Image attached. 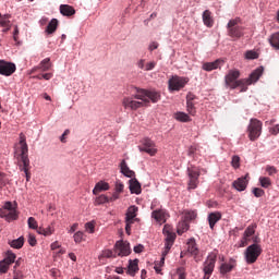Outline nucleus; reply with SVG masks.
<instances>
[{"instance_id": "nucleus-47", "label": "nucleus", "mask_w": 279, "mask_h": 279, "mask_svg": "<svg viewBox=\"0 0 279 279\" xmlns=\"http://www.w3.org/2000/svg\"><path fill=\"white\" fill-rule=\"evenodd\" d=\"M186 108H187L189 114H192V117H195L196 110H195V105L193 104V101H187Z\"/></svg>"}, {"instance_id": "nucleus-53", "label": "nucleus", "mask_w": 279, "mask_h": 279, "mask_svg": "<svg viewBox=\"0 0 279 279\" xmlns=\"http://www.w3.org/2000/svg\"><path fill=\"white\" fill-rule=\"evenodd\" d=\"M132 223H134V221L125 220V232H126V234H132Z\"/></svg>"}, {"instance_id": "nucleus-15", "label": "nucleus", "mask_w": 279, "mask_h": 279, "mask_svg": "<svg viewBox=\"0 0 279 279\" xmlns=\"http://www.w3.org/2000/svg\"><path fill=\"white\" fill-rule=\"evenodd\" d=\"M248 174H246L245 177H241L238 180L233 181L232 186L234 187L235 191H245L247 189V184H248Z\"/></svg>"}, {"instance_id": "nucleus-32", "label": "nucleus", "mask_w": 279, "mask_h": 279, "mask_svg": "<svg viewBox=\"0 0 279 279\" xmlns=\"http://www.w3.org/2000/svg\"><path fill=\"white\" fill-rule=\"evenodd\" d=\"M256 228H257L256 223H252L245 229L243 236L245 239H250V236H254V234H256Z\"/></svg>"}, {"instance_id": "nucleus-62", "label": "nucleus", "mask_w": 279, "mask_h": 279, "mask_svg": "<svg viewBox=\"0 0 279 279\" xmlns=\"http://www.w3.org/2000/svg\"><path fill=\"white\" fill-rule=\"evenodd\" d=\"M158 47H159L158 41H153V43H150L148 49H149V51H154V49H158Z\"/></svg>"}, {"instance_id": "nucleus-40", "label": "nucleus", "mask_w": 279, "mask_h": 279, "mask_svg": "<svg viewBox=\"0 0 279 279\" xmlns=\"http://www.w3.org/2000/svg\"><path fill=\"white\" fill-rule=\"evenodd\" d=\"M110 202V198L106 195H100L96 197L95 199V206H101V204H108Z\"/></svg>"}, {"instance_id": "nucleus-10", "label": "nucleus", "mask_w": 279, "mask_h": 279, "mask_svg": "<svg viewBox=\"0 0 279 279\" xmlns=\"http://www.w3.org/2000/svg\"><path fill=\"white\" fill-rule=\"evenodd\" d=\"M140 151H145L149 156H154L155 154H158V148H156V143L151 141L150 138H144L142 140V145L138 146Z\"/></svg>"}, {"instance_id": "nucleus-17", "label": "nucleus", "mask_w": 279, "mask_h": 279, "mask_svg": "<svg viewBox=\"0 0 279 279\" xmlns=\"http://www.w3.org/2000/svg\"><path fill=\"white\" fill-rule=\"evenodd\" d=\"M52 64H51V59L50 58H46L43 61H40V63L32 69V73H36V71H49L51 69Z\"/></svg>"}, {"instance_id": "nucleus-12", "label": "nucleus", "mask_w": 279, "mask_h": 279, "mask_svg": "<svg viewBox=\"0 0 279 279\" xmlns=\"http://www.w3.org/2000/svg\"><path fill=\"white\" fill-rule=\"evenodd\" d=\"M13 73H16V64L5 60H0V75L10 77V75H13Z\"/></svg>"}, {"instance_id": "nucleus-44", "label": "nucleus", "mask_w": 279, "mask_h": 279, "mask_svg": "<svg viewBox=\"0 0 279 279\" xmlns=\"http://www.w3.org/2000/svg\"><path fill=\"white\" fill-rule=\"evenodd\" d=\"M14 260H16V254H14L12 252H8L7 257L4 258V263L12 265V263H14Z\"/></svg>"}, {"instance_id": "nucleus-42", "label": "nucleus", "mask_w": 279, "mask_h": 279, "mask_svg": "<svg viewBox=\"0 0 279 279\" xmlns=\"http://www.w3.org/2000/svg\"><path fill=\"white\" fill-rule=\"evenodd\" d=\"M246 60H258V52L254 50H247L245 52Z\"/></svg>"}, {"instance_id": "nucleus-58", "label": "nucleus", "mask_w": 279, "mask_h": 279, "mask_svg": "<svg viewBox=\"0 0 279 279\" xmlns=\"http://www.w3.org/2000/svg\"><path fill=\"white\" fill-rule=\"evenodd\" d=\"M124 185L121 183V181H117L116 183V193H123Z\"/></svg>"}, {"instance_id": "nucleus-43", "label": "nucleus", "mask_w": 279, "mask_h": 279, "mask_svg": "<svg viewBox=\"0 0 279 279\" xmlns=\"http://www.w3.org/2000/svg\"><path fill=\"white\" fill-rule=\"evenodd\" d=\"M27 223H28V228H31V230H38V221H36V218L29 217L27 220Z\"/></svg>"}, {"instance_id": "nucleus-22", "label": "nucleus", "mask_w": 279, "mask_h": 279, "mask_svg": "<svg viewBox=\"0 0 279 279\" xmlns=\"http://www.w3.org/2000/svg\"><path fill=\"white\" fill-rule=\"evenodd\" d=\"M153 219L157 220L158 223L165 222L167 219V213L165 209H156L151 213Z\"/></svg>"}, {"instance_id": "nucleus-57", "label": "nucleus", "mask_w": 279, "mask_h": 279, "mask_svg": "<svg viewBox=\"0 0 279 279\" xmlns=\"http://www.w3.org/2000/svg\"><path fill=\"white\" fill-rule=\"evenodd\" d=\"M266 171H267L268 175H275V173H278V170L274 166H267Z\"/></svg>"}, {"instance_id": "nucleus-55", "label": "nucleus", "mask_w": 279, "mask_h": 279, "mask_svg": "<svg viewBox=\"0 0 279 279\" xmlns=\"http://www.w3.org/2000/svg\"><path fill=\"white\" fill-rule=\"evenodd\" d=\"M28 243H29V245H31L32 247H35V245H36V243H37V241H36V235L29 233V234H28Z\"/></svg>"}, {"instance_id": "nucleus-28", "label": "nucleus", "mask_w": 279, "mask_h": 279, "mask_svg": "<svg viewBox=\"0 0 279 279\" xmlns=\"http://www.w3.org/2000/svg\"><path fill=\"white\" fill-rule=\"evenodd\" d=\"M219 64H221V60H216L214 62H206L203 64V70L215 71V69H219Z\"/></svg>"}, {"instance_id": "nucleus-39", "label": "nucleus", "mask_w": 279, "mask_h": 279, "mask_svg": "<svg viewBox=\"0 0 279 279\" xmlns=\"http://www.w3.org/2000/svg\"><path fill=\"white\" fill-rule=\"evenodd\" d=\"M186 230H189V222H186L185 220L179 222V226L177 229L178 234H184Z\"/></svg>"}, {"instance_id": "nucleus-24", "label": "nucleus", "mask_w": 279, "mask_h": 279, "mask_svg": "<svg viewBox=\"0 0 279 279\" xmlns=\"http://www.w3.org/2000/svg\"><path fill=\"white\" fill-rule=\"evenodd\" d=\"M138 271V259H130L129 266H128V274L129 276H136V272Z\"/></svg>"}, {"instance_id": "nucleus-49", "label": "nucleus", "mask_w": 279, "mask_h": 279, "mask_svg": "<svg viewBox=\"0 0 279 279\" xmlns=\"http://www.w3.org/2000/svg\"><path fill=\"white\" fill-rule=\"evenodd\" d=\"M84 241V232L77 231L74 233V242L75 243H82Z\"/></svg>"}, {"instance_id": "nucleus-64", "label": "nucleus", "mask_w": 279, "mask_h": 279, "mask_svg": "<svg viewBox=\"0 0 279 279\" xmlns=\"http://www.w3.org/2000/svg\"><path fill=\"white\" fill-rule=\"evenodd\" d=\"M137 66L138 69H142L143 71H145V60L144 59H141L138 62H137Z\"/></svg>"}, {"instance_id": "nucleus-29", "label": "nucleus", "mask_w": 279, "mask_h": 279, "mask_svg": "<svg viewBox=\"0 0 279 279\" xmlns=\"http://www.w3.org/2000/svg\"><path fill=\"white\" fill-rule=\"evenodd\" d=\"M203 22L206 27H213L214 25L211 13L208 10L203 13Z\"/></svg>"}, {"instance_id": "nucleus-52", "label": "nucleus", "mask_w": 279, "mask_h": 279, "mask_svg": "<svg viewBox=\"0 0 279 279\" xmlns=\"http://www.w3.org/2000/svg\"><path fill=\"white\" fill-rule=\"evenodd\" d=\"M253 195H255L256 197H263V195H265V190L260 187H254Z\"/></svg>"}, {"instance_id": "nucleus-6", "label": "nucleus", "mask_w": 279, "mask_h": 279, "mask_svg": "<svg viewBox=\"0 0 279 279\" xmlns=\"http://www.w3.org/2000/svg\"><path fill=\"white\" fill-rule=\"evenodd\" d=\"M250 141H257L263 134V122L258 119L252 118L247 126Z\"/></svg>"}, {"instance_id": "nucleus-36", "label": "nucleus", "mask_w": 279, "mask_h": 279, "mask_svg": "<svg viewBox=\"0 0 279 279\" xmlns=\"http://www.w3.org/2000/svg\"><path fill=\"white\" fill-rule=\"evenodd\" d=\"M99 260H104V258H117V253L112 252L111 250H105L99 255Z\"/></svg>"}, {"instance_id": "nucleus-54", "label": "nucleus", "mask_w": 279, "mask_h": 279, "mask_svg": "<svg viewBox=\"0 0 279 279\" xmlns=\"http://www.w3.org/2000/svg\"><path fill=\"white\" fill-rule=\"evenodd\" d=\"M171 246L170 244H165V250L161 253V258H167V254H169V252H171Z\"/></svg>"}, {"instance_id": "nucleus-18", "label": "nucleus", "mask_w": 279, "mask_h": 279, "mask_svg": "<svg viewBox=\"0 0 279 279\" xmlns=\"http://www.w3.org/2000/svg\"><path fill=\"white\" fill-rule=\"evenodd\" d=\"M129 189L132 194L141 195L142 189H141V182L136 178H133L129 181Z\"/></svg>"}, {"instance_id": "nucleus-23", "label": "nucleus", "mask_w": 279, "mask_h": 279, "mask_svg": "<svg viewBox=\"0 0 279 279\" xmlns=\"http://www.w3.org/2000/svg\"><path fill=\"white\" fill-rule=\"evenodd\" d=\"M101 191H110V184H108L107 182H104V181L96 183V185L93 190V194L99 195V193H101Z\"/></svg>"}, {"instance_id": "nucleus-63", "label": "nucleus", "mask_w": 279, "mask_h": 279, "mask_svg": "<svg viewBox=\"0 0 279 279\" xmlns=\"http://www.w3.org/2000/svg\"><path fill=\"white\" fill-rule=\"evenodd\" d=\"M143 250H145V246H143L142 244L134 246L135 254H141V252H143Z\"/></svg>"}, {"instance_id": "nucleus-16", "label": "nucleus", "mask_w": 279, "mask_h": 279, "mask_svg": "<svg viewBox=\"0 0 279 279\" xmlns=\"http://www.w3.org/2000/svg\"><path fill=\"white\" fill-rule=\"evenodd\" d=\"M163 234H165V245H170L173 246V243H175V233L171 231L170 226H165L163 227Z\"/></svg>"}, {"instance_id": "nucleus-61", "label": "nucleus", "mask_w": 279, "mask_h": 279, "mask_svg": "<svg viewBox=\"0 0 279 279\" xmlns=\"http://www.w3.org/2000/svg\"><path fill=\"white\" fill-rule=\"evenodd\" d=\"M13 39L15 43H19V26L14 27Z\"/></svg>"}, {"instance_id": "nucleus-4", "label": "nucleus", "mask_w": 279, "mask_h": 279, "mask_svg": "<svg viewBox=\"0 0 279 279\" xmlns=\"http://www.w3.org/2000/svg\"><path fill=\"white\" fill-rule=\"evenodd\" d=\"M240 23H241L240 17H235L228 22L227 32H228V36H230V38L239 39V38L243 37V26H241Z\"/></svg>"}, {"instance_id": "nucleus-20", "label": "nucleus", "mask_w": 279, "mask_h": 279, "mask_svg": "<svg viewBox=\"0 0 279 279\" xmlns=\"http://www.w3.org/2000/svg\"><path fill=\"white\" fill-rule=\"evenodd\" d=\"M218 221H221V213L216 211V213H210L208 215V223L210 230H215V226L217 225Z\"/></svg>"}, {"instance_id": "nucleus-8", "label": "nucleus", "mask_w": 279, "mask_h": 279, "mask_svg": "<svg viewBox=\"0 0 279 279\" xmlns=\"http://www.w3.org/2000/svg\"><path fill=\"white\" fill-rule=\"evenodd\" d=\"M199 168L197 167H190L187 168V177H189V182H187V191H193L197 189L199 184Z\"/></svg>"}, {"instance_id": "nucleus-41", "label": "nucleus", "mask_w": 279, "mask_h": 279, "mask_svg": "<svg viewBox=\"0 0 279 279\" xmlns=\"http://www.w3.org/2000/svg\"><path fill=\"white\" fill-rule=\"evenodd\" d=\"M259 183H260V186H263V189H269V186H271V179L267 177H260Z\"/></svg>"}, {"instance_id": "nucleus-14", "label": "nucleus", "mask_w": 279, "mask_h": 279, "mask_svg": "<svg viewBox=\"0 0 279 279\" xmlns=\"http://www.w3.org/2000/svg\"><path fill=\"white\" fill-rule=\"evenodd\" d=\"M122 106L125 110H138V108H143V106H145V101L133 100L130 97H125L122 100Z\"/></svg>"}, {"instance_id": "nucleus-48", "label": "nucleus", "mask_w": 279, "mask_h": 279, "mask_svg": "<svg viewBox=\"0 0 279 279\" xmlns=\"http://www.w3.org/2000/svg\"><path fill=\"white\" fill-rule=\"evenodd\" d=\"M85 229H86V232H88L89 234H94L95 233V222L89 221V222L85 223Z\"/></svg>"}, {"instance_id": "nucleus-46", "label": "nucleus", "mask_w": 279, "mask_h": 279, "mask_svg": "<svg viewBox=\"0 0 279 279\" xmlns=\"http://www.w3.org/2000/svg\"><path fill=\"white\" fill-rule=\"evenodd\" d=\"M8 182H10V180L8 179V174L0 171V189H3V186H5V184H8Z\"/></svg>"}, {"instance_id": "nucleus-51", "label": "nucleus", "mask_w": 279, "mask_h": 279, "mask_svg": "<svg viewBox=\"0 0 279 279\" xmlns=\"http://www.w3.org/2000/svg\"><path fill=\"white\" fill-rule=\"evenodd\" d=\"M241 158L239 156H233L232 160H231V165L232 167H234V169H239V167H241Z\"/></svg>"}, {"instance_id": "nucleus-33", "label": "nucleus", "mask_w": 279, "mask_h": 279, "mask_svg": "<svg viewBox=\"0 0 279 279\" xmlns=\"http://www.w3.org/2000/svg\"><path fill=\"white\" fill-rule=\"evenodd\" d=\"M37 232L38 234H44V236H51V234L56 232V229L53 228V226H49L47 228H39Z\"/></svg>"}, {"instance_id": "nucleus-34", "label": "nucleus", "mask_w": 279, "mask_h": 279, "mask_svg": "<svg viewBox=\"0 0 279 279\" xmlns=\"http://www.w3.org/2000/svg\"><path fill=\"white\" fill-rule=\"evenodd\" d=\"M11 247H14V250H21V247H23V245H25V239L23 236H20L16 240H13L10 243Z\"/></svg>"}, {"instance_id": "nucleus-7", "label": "nucleus", "mask_w": 279, "mask_h": 279, "mask_svg": "<svg viewBox=\"0 0 279 279\" xmlns=\"http://www.w3.org/2000/svg\"><path fill=\"white\" fill-rule=\"evenodd\" d=\"M0 217L9 222L19 219V213H16V208H14L12 202H7L3 208L0 209Z\"/></svg>"}, {"instance_id": "nucleus-25", "label": "nucleus", "mask_w": 279, "mask_h": 279, "mask_svg": "<svg viewBox=\"0 0 279 279\" xmlns=\"http://www.w3.org/2000/svg\"><path fill=\"white\" fill-rule=\"evenodd\" d=\"M187 253L191 254V256H197V254H199V248H197V243L193 239H191L187 242Z\"/></svg>"}, {"instance_id": "nucleus-21", "label": "nucleus", "mask_w": 279, "mask_h": 279, "mask_svg": "<svg viewBox=\"0 0 279 279\" xmlns=\"http://www.w3.org/2000/svg\"><path fill=\"white\" fill-rule=\"evenodd\" d=\"M121 173L125 175V178H134L136 173L134 170H131L130 167H128V162H125V159H123L120 163Z\"/></svg>"}, {"instance_id": "nucleus-35", "label": "nucleus", "mask_w": 279, "mask_h": 279, "mask_svg": "<svg viewBox=\"0 0 279 279\" xmlns=\"http://www.w3.org/2000/svg\"><path fill=\"white\" fill-rule=\"evenodd\" d=\"M56 29H58V20L57 19H52L47 28H46V32L47 34H53L56 32Z\"/></svg>"}, {"instance_id": "nucleus-26", "label": "nucleus", "mask_w": 279, "mask_h": 279, "mask_svg": "<svg viewBox=\"0 0 279 279\" xmlns=\"http://www.w3.org/2000/svg\"><path fill=\"white\" fill-rule=\"evenodd\" d=\"M60 12L63 16H73V14H75V9L69 4H61Z\"/></svg>"}, {"instance_id": "nucleus-2", "label": "nucleus", "mask_w": 279, "mask_h": 279, "mask_svg": "<svg viewBox=\"0 0 279 279\" xmlns=\"http://www.w3.org/2000/svg\"><path fill=\"white\" fill-rule=\"evenodd\" d=\"M26 141L27 137L25 136V134L20 133V142L15 146V154L23 165L21 170L24 171L26 175V181L29 182V178H32V175L29 174V157H27L28 148Z\"/></svg>"}, {"instance_id": "nucleus-60", "label": "nucleus", "mask_w": 279, "mask_h": 279, "mask_svg": "<svg viewBox=\"0 0 279 279\" xmlns=\"http://www.w3.org/2000/svg\"><path fill=\"white\" fill-rule=\"evenodd\" d=\"M270 133L274 134V136H277L279 134V124H276L270 129Z\"/></svg>"}, {"instance_id": "nucleus-9", "label": "nucleus", "mask_w": 279, "mask_h": 279, "mask_svg": "<svg viewBox=\"0 0 279 279\" xmlns=\"http://www.w3.org/2000/svg\"><path fill=\"white\" fill-rule=\"evenodd\" d=\"M216 263H217V255L209 254L203 265L204 279H210V276H213V272L215 271Z\"/></svg>"}, {"instance_id": "nucleus-19", "label": "nucleus", "mask_w": 279, "mask_h": 279, "mask_svg": "<svg viewBox=\"0 0 279 279\" xmlns=\"http://www.w3.org/2000/svg\"><path fill=\"white\" fill-rule=\"evenodd\" d=\"M235 267L236 260L230 259L229 263L221 264L220 274H222V276H226V274H230V271H232V269H234Z\"/></svg>"}, {"instance_id": "nucleus-3", "label": "nucleus", "mask_w": 279, "mask_h": 279, "mask_svg": "<svg viewBox=\"0 0 279 279\" xmlns=\"http://www.w3.org/2000/svg\"><path fill=\"white\" fill-rule=\"evenodd\" d=\"M135 99L144 101V105L147 106L149 101L153 104H158L160 101V93L154 90L140 89L135 95Z\"/></svg>"}, {"instance_id": "nucleus-5", "label": "nucleus", "mask_w": 279, "mask_h": 279, "mask_svg": "<svg viewBox=\"0 0 279 279\" xmlns=\"http://www.w3.org/2000/svg\"><path fill=\"white\" fill-rule=\"evenodd\" d=\"M263 254V247L259 244L254 243L246 247L244 256L247 265H254L258 260V256Z\"/></svg>"}, {"instance_id": "nucleus-59", "label": "nucleus", "mask_w": 279, "mask_h": 279, "mask_svg": "<svg viewBox=\"0 0 279 279\" xmlns=\"http://www.w3.org/2000/svg\"><path fill=\"white\" fill-rule=\"evenodd\" d=\"M195 151H197V147L195 146H190L189 150H187V156L193 157L195 156Z\"/></svg>"}, {"instance_id": "nucleus-31", "label": "nucleus", "mask_w": 279, "mask_h": 279, "mask_svg": "<svg viewBox=\"0 0 279 279\" xmlns=\"http://www.w3.org/2000/svg\"><path fill=\"white\" fill-rule=\"evenodd\" d=\"M183 215H184V221H186L187 223L189 221H194V219H197L196 210H185Z\"/></svg>"}, {"instance_id": "nucleus-11", "label": "nucleus", "mask_w": 279, "mask_h": 279, "mask_svg": "<svg viewBox=\"0 0 279 279\" xmlns=\"http://www.w3.org/2000/svg\"><path fill=\"white\" fill-rule=\"evenodd\" d=\"M186 84H189V78L182 76H172L169 80V88L171 90H182Z\"/></svg>"}, {"instance_id": "nucleus-45", "label": "nucleus", "mask_w": 279, "mask_h": 279, "mask_svg": "<svg viewBox=\"0 0 279 279\" xmlns=\"http://www.w3.org/2000/svg\"><path fill=\"white\" fill-rule=\"evenodd\" d=\"M0 25L1 27H10V15L0 16Z\"/></svg>"}, {"instance_id": "nucleus-27", "label": "nucleus", "mask_w": 279, "mask_h": 279, "mask_svg": "<svg viewBox=\"0 0 279 279\" xmlns=\"http://www.w3.org/2000/svg\"><path fill=\"white\" fill-rule=\"evenodd\" d=\"M136 213H138V207L130 206L126 211L125 221H134L136 219Z\"/></svg>"}, {"instance_id": "nucleus-1", "label": "nucleus", "mask_w": 279, "mask_h": 279, "mask_svg": "<svg viewBox=\"0 0 279 279\" xmlns=\"http://www.w3.org/2000/svg\"><path fill=\"white\" fill-rule=\"evenodd\" d=\"M265 72V68L259 66L255 71H253L248 78H242L241 72L239 70H230L229 73L225 77L226 85L229 86V88H241V93H245L247 90V86H252V84H256L258 80H260V76Z\"/></svg>"}, {"instance_id": "nucleus-50", "label": "nucleus", "mask_w": 279, "mask_h": 279, "mask_svg": "<svg viewBox=\"0 0 279 279\" xmlns=\"http://www.w3.org/2000/svg\"><path fill=\"white\" fill-rule=\"evenodd\" d=\"M9 269H10V264L4 262V259L2 262H0V271H1V274H8Z\"/></svg>"}, {"instance_id": "nucleus-30", "label": "nucleus", "mask_w": 279, "mask_h": 279, "mask_svg": "<svg viewBox=\"0 0 279 279\" xmlns=\"http://www.w3.org/2000/svg\"><path fill=\"white\" fill-rule=\"evenodd\" d=\"M174 119L177 121H180L181 123H189L191 121V117L185 112H181V111L174 113Z\"/></svg>"}, {"instance_id": "nucleus-37", "label": "nucleus", "mask_w": 279, "mask_h": 279, "mask_svg": "<svg viewBox=\"0 0 279 279\" xmlns=\"http://www.w3.org/2000/svg\"><path fill=\"white\" fill-rule=\"evenodd\" d=\"M269 43H270L271 47H274V49L279 50V32L275 33L270 36Z\"/></svg>"}, {"instance_id": "nucleus-13", "label": "nucleus", "mask_w": 279, "mask_h": 279, "mask_svg": "<svg viewBox=\"0 0 279 279\" xmlns=\"http://www.w3.org/2000/svg\"><path fill=\"white\" fill-rule=\"evenodd\" d=\"M114 254H117V256H130V254H132L130 244L124 241H118L114 245Z\"/></svg>"}, {"instance_id": "nucleus-38", "label": "nucleus", "mask_w": 279, "mask_h": 279, "mask_svg": "<svg viewBox=\"0 0 279 279\" xmlns=\"http://www.w3.org/2000/svg\"><path fill=\"white\" fill-rule=\"evenodd\" d=\"M162 267H165V257H161L159 262H155L154 269L156 274L162 275Z\"/></svg>"}, {"instance_id": "nucleus-56", "label": "nucleus", "mask_w": 279, "mask_h": 279, "mask_svg": "<svg viewBox=\"0 0 279 279\" xmlns=\"http://www.w3.org/2000/svg\"><path fill=\"white\" fill-rule=\"evenodd\" d=\"M156 69V61H150L146 63L144 71H154Z\"/></svg>"}]
</instances>
